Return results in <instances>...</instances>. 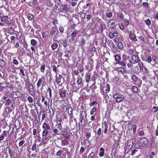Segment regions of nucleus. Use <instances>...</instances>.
I'll use <instances>...</instances> for the list:
<instances>
[{"mask_svg": "<svg viewBox=\"0 0 158 158\" xmlns=\"http://www.w3.org/2000/svg\"><path fill=\"white\" fill-rule=\"evenodd\" d=\"M121 66L125 67L127 64L128 67L130 68L133 66L132 61L130 59L129 56L126 54H123L122 56V60L120 63Z\"/></svg>", "mask_w": 158, "mask_h": 158, "instance_id": "1", "label": "nucleus"}, {"mask_svg": "<svg viewBox=\"0 0 158 158\" xmlns=\"http://www.w3.org/2000/svg\"><path fill=\"white\" fill-rule=\"evenodd\" d=\"M113 97L114 98L116 99L115 101L117 102H122L124 98V95L119 93L114 94Z\"/></svg>", "mask_w": 158, "mask_h": 158, "instance_id": "2", "label": "nucleus"}, {"mask_svg": "<svg viewBox=\"0 0 158 158\" xmlns=\"http://www.w3.org/2000/svg\"><path fill=\"white\" fill-rule=\"evenodd\" d=\"M80 123L82 124L83 121H84V124L86 123V121L87 120V113L85 111H82L80 114Z\"/></svg>", "mask_w": 158, "mask_h": 158, "instance_id": "3", "label": "nucleus"}, {"mask_svg": "<svg viewBox=\"0 0 158 158\" xmlns=\"http://www.w3.org/2000/svg\"><path fill=\"white\" fill-rule=\"evenodd\" d=\"M58 33V31L56 27H53L51 28L50 33V35L52 37L54 36L55 37Z\"/></svg>", "mask_w": 158, "mask_h": 158, "instance_id": "4", "label": "nucleus"}, {"mask_svg": "<svg viewBox=\"0 0 158 158\" xmlns=\"http://www.w3.org/2000/svg\"><path fill=\"white\" fill-rule=\"evenodd\" d=\"M116 25V21L113 19H110L108 23V26L111 29H113Z\"/></svg>", "mask_w": 158, "mask_h": 158, "instance_id": "5", "label": "nucleus"}, {"mask_svg": "<svg viewBox=\"0 0 158 158\" xmlns=\"http://www.w3.org/2000/svg\"><path fill=\"white\" fill-rule=\"evenodd\" d=\"M131 60H132L133 62L132 64H135V63L139 62L140 61V60L139 57L138 55H133L131 56Z\"/></svg>", "mask_w": 158, "mask_h": 158, "instance_id": "6", "label": "nucleus"}, {"mask_svg": "<svg viewBox=\"0 0 158 158\" xmlns=\"http://www.w3.org/2000/svg\"><path fill=\"white\" fill-rule=\"evenodd\" d=\"M132 79L135 82L138 81L139 83V87H140L142 84V81L141 80L138 78V77L135 75H133L132 77Z\"/></svg>", "mask_w": 158, "mask_h": 158, "instance_id": "7", "label": "nucleus"}, {"mask_svg": "<svg viewBox=\"0 0 158 158\" xmlns=\"http://www.w3.org/2000/svg\"><path fill=\"white\" fill-rule=\"evenodd\" d=\"M115 60L116 61V64H118L121 65V61H120L121 58L119 55H116L114 56Z\"/></svg>", "mask_w": 158, "mask_h": 158, "instance_id": "8", "label": "nucleus"}, {"mask_svg": "<svg viewBox=\"0 0 158 158\" xmlns=\"http://www.w3.org/2000/svg\"><path fill=\"white\" fill-rule=\"evenodd\" d=\"M147 61L148 62L150 63L152 65H154L156 63L154 59L152 60V58L151 56H148L147 60Z\"/></svg>", "mask_w": 158, "mask_h": 158, "instance_id": "9", "label": "nucleus"}, {"mask_svg": "<svg viewBox=\"0 0 158 158\" xmlns=\"http://www.w3.org/2000/svg\"><path fill=\"white\" fill-rule=\"evenodd\" d=\"M91 76V74L89 73H86L85 75V80L86 82L90 81L89 80Z\"/></svg>", "mask_w": 158, "mask_h": 158, "instance_id": "10", "label": "nucleus"}, {"mask_svg": "<svg viewBox=\"0 0 158 158\" xmlns=\"http://www.w3.org/2000/svg\"><path fill=\"white\" fill-rule=\"evenodd\" d=\"M42 127L44 130H49L50 129V126L48 124H47L46 123H45L43 124Z\"/></svg>", "mask_w": 158, "mask_h": 158, "instance_id": "11", "label": "nucleus"}, {"mask_svg": "<svg viewBox=\"0 0 158 158\" xmlns=\"http://www.w3.org/2000/svg\"><path fill=\"white\" fill-rule=\"evenodd\" d=\"M57 74H56V81L57 84H59L60 82V80L62 78V76L59 74L58 76L57 75Z\"/></svg>", "mask_w": 158, "mask_h": 158, "instance_id": "12", "label": "nucleus"}, {"mask_svg": "<svg viewBox=\"0 0 158 158\" xmlns=\"http://www.w3.org/2000/svg\"><path fill=\"white\" fill-rule=\"evenodd\" d=\"M77 80V83L78 85L82 83V79L80 75L78 76Z\"/></svg>", "mask_w": 158, "mask_h": 158, "instance_id": "13", "label": "nucleus"}, {"mask_svg": "<svg viewBox=\"0 0 158 158\" xmlns=\"http://www.w3.org/2000/svg\"><path fill=\"white\" fill-rule=\"evenodd\" d=\"M104 148H101L100 149V152L99 155L100 157H102L104 156Z\"/></svg>", "mask_w": 158, "mask_h": 158, "instance_id": "14", "label": "nucleus"}, {"mask_svg": "<svg viewBox=\"0 0 158 158\" xmlns=\"http://www.w3.org/2000/svg\"><path fill=\"white\" fill-rule=\"evenodd\" d=\"M106 29V25L103 23L100 24V29L102 32H103V30Z\"/></svg>", "mask_w": 158, "mask_h": 158, "instance_id": "15", "label": "nucleus"}, {"mask_svg": "<svg viewBox=\"0 0 158 158\" xmlns=\"http://www.w3.org/2000/svg\"><path fill=\"white\" fill-rule=\"evenodd\" d=\"M78 33V31L75 30L73 32L71 35L72 39H74V37L76 36L77 34Z\"/></svg>", "mask_w": 158, "mask_h": 158, "instance_id": "16", "label": "nucleus"}, {"mask_svg": "<svg viewBox=\"0 0 158 158\" xmlns=\"http://www.w3.org/2000/svg\"><path fill=\"white\" fill-rule=\"evenodd\" d=\"M8 152L10 157H12L15 154L14 152L10 148H8Z\"/></svg>", "mask_w": 158, "mask_h": 158, "instance_id": "17", "label": "nucleus"}, {"mask_svg": "<svg viewBox=\"0 0 158 158\" xmlns=\"http://www.w3.org/2000/svg\"><path fill=\"white\" fill-rule=\"evenodd\" d=\"M112 46L111 50L113 52L116 53L118 52V49L115 46L114 44Z\"/></svg>", "mask_w": 158, "mask_h": 158, "instance_id": "18", "label": "nucleus"}, {"mask_svg": "<svg viewBox=\"0 0 158 158\" xmlns=\"http://www.w3.org/2000/svg\"><path fill=\"white\" fill-rule=\"evenodd\" d=\"M131 89L133 92L134 93H137L138 91V88L136 86H133L131 88Z\"/></svg>", "mask_w": 158, "mask_h": 158, "instance_id": "19", "label": "nucleus"}, {"mask_svg": "<svg viewBox=\"0 0 158 158\" xmlns=\"http://www.w3.org/2000/svg\"><path fill=\"white\" fill-rule=\"evenodd\" d=\"M117 46L118 48L120 49H122L123 48V44L121 42H118Z\"/></svg>", "mask_w": 158, "mask_h": 158, "instance_id": "20", "label": "nucleus"}, {"mask_svg": "<svg viewBox=\"0 0 158 158\" xmlns=\"http://www.w3.org/2000/svg\"><path fill=\"white\" fill-rule=\"evenodd\" d=\"M130 38L131 40L135 41H136L137 40L136 36L134 34L130 36Z\"/></svg>", "mask_w": 158, "mask_h": 158, "instance_id": "21", "label": "nucleus"}, {"mask_svg": "<svg viewBox=\"0 0 158 158\" xmlns=\"http://www.w3.org/2000/svg\"><path fill=\"white\" fill-rule=\"evenodd\" d=\"M117 18L118 19H120L121 20L123 19V15L122 13H119L117 14Z\"/></svg>", "mask_w": 158, "mask_h": 158, "instance_id": "22", "label": "nucleus"}, {"mask_svg": "<svg viewBox=\"0 0 158 158\" xmlns=\"http://www.w3.org/2000/svg\"><path fill=\"white\" fill-rule=\"evenodd\" d=\"M138 65L139 67L140 70L143 71L144 67L143 63L142 62H139Z\"/></svg>", "mask_w": 158, "mask_h": 158, "instance_id": "23", "label": "nucleus"}, {"mask_svg": "<svg viewBox=\"0 0 158 158\" xmlns=\"http://www.w3.org/2000/svg\"><path fill=\"white\" fill-rule=\"evenodd\" d=\"M42 81V78H41L39 79L37 84L38 88H39L41 86Z\"/></svg>", "mask_w": 158, "mask_h": 158, "instance_id": "24", "label": "nucleus"}, {"mask_svg": "<svg viewBox=\"0 0 158 158\" xmlns=\"http://www.w3.org/2000/svg\"><path fill=\"white\" fill-rule=\"evenodd\" d=\"M29 91L30 92H32L34 89V87L33 85L29 83Z\"/></svg>", "mask_w": 158, "mask_h": 158, "instance_id": "25", "label": "nucleus"}, {"mask_svg": "<svg viewBox=\"0 0 158 158\" xmlns=\"http://www.w3.org/2000/svg\"><path fill=\"white\" fill-rule=\"evenodd\" d=\"M13 101V100L11 101L10 99H7L5 102V105L6 106H9L10 103L12 102Z\"/></svg>", "mask_w": 158, "mask_h": 158, "instance_id": "26", "label": "nucleus"}, {"mask_svg": "<svg viewBox=\"0 0 158 158\" xmlns=\"http://www.w3.org/2000/svg\"><path fill=\"white\" fill-rule=\"evenodd\" d=\"M60 96L61 98H64L65 96V93L64 91H60L59 92Z\"/></svg>", "mask_w": 158, "mask_h": 158, "instance_id": "27", "label": "nucleus"}, {"mask_svg": "<svg viewBox=\"0 0 158 158\" xmlns=\"http://www.w3.org/2000/svg\"><path fill=\"white\" fill-rule=\"evenodd\" d=\"M36 143H34L32 147L31 150L32 151H34V150H35V152H36L37 151L36 150Z\"/></svg>", "mask_w": 158, "mask_h": 158, "instance_id": "28", "label": "nucleus"}, {"mask_svg": "<svg viewBox=\"0 0 158 158\" xmlns=\"http://www.w3.org/2000/svg\"><path fill=\"white\" fill-rule=\"evenodd\" d=\"M31 43L32 45L35 46L37 44V41L34 39H32L31 40Z\"/></svg>", "mask_w": 158, "mask_h": 158, "instance_id": "29", "label": "nucleus"}, {"mask_svg": "<svg viewBox=\"0 0 158 158\" xmlns=\"http://www.w3.org/2000/svg\"><path fill=\"white\" fill-rule=\"evenodd\" d=\"M9 85V83H7L5 81L1 83H0V86H3L4 87H6Z\"/></svg>", "mask_w": 158, "mask_h": 158, "instance_id": "30", "label": "nucleus"}, {"mask_svg": "<svg viewBox=\"0 0 158 158\" xmlns=\"http://www.w3.org/2000/svg\"><path fill=\"white\" fill-rule=\"evenodd\" d=\"M58 45L56 43L53 44L51 46L52 49L54 50L58 47Z\"/></svg>", "mask_w": 158, "mask_h": 158, "instance_id": "31", "label": "nucleus"}, {"mask_svg": "<svg viewBox=\"0 0 158 158\" xmlns=\"http://www.w3.org/2000/svg\"><path fill=\"white\" fill-rule=\"evenodd\" d=\"M85 42H86L85 40L83 39H82L80 40V45L81 46H83L85 44Z\"/></svg>", "mask_w": 158, "mask_h": 158, "instance_id": "32", "label": "nucleus"}, {"mask_svg": "<svg viewBox=\"0 0 158 158\" xmlns=\"http://www.w3.org/2000/svg\"><path fill=\"white\" fill-rule=\"evenodd\" d=\"M48 133V131L46 130H44L43 131L42 135L43 136H45L47 135Z\"/></svg>", "mask_w": 158, "mask_h": 158, "instance_id": "33", "label": "nucleus"}, {"mask_svg": "<svg viewBox=\"0 0 158 158\" xmlns=\"http://www.w3.org/2000/svg\"><path fill=\"white\" fill-rule=\"evenodd\" d=\"M5 64V61L2 60L0 59V66L1 67H4Z\"/></svg>", "mask_w": 158, "mask_h": 158, "instance_id": "34", "label": "nucleus"}, {"mask_svg": "<svg viewBox=\"0 0 158 158\" xmlns=\"http://www.w3.org/2000/svg\"><path fill=\"white\" fill-rule=\"evenodd\" d=\"M45 65H42L40 68V71L43 73H44V71L45 69Z\"/></svg>", "mask_w": 158, "mask_h": 158, "instance_id": "35", "label": "nucleus"}, {"mask_svg": "<svg viewBox=\"0 0 158 158\" xmlns=\"http://www.w3.org/2000/svg\"><path fill=\"white\" fill-rule=\"evenodd\" d=\"M97 110L96 108H94L91 110L90 111V114L91 115L94 114V113Z\"/></svg>", "mask_w": 158, "mask_h": 158, "instance_id": "36", "label": "nucleus"}, {"mask_svg": "<svg viewBox=\"0 0 158 158\" xmlns=\"http://www.w3.org/2000/svg\"><path fill=\"white\" fill-rule=\"evenodd\" d=\"M5 111L6 112L9 113L12 112V110L11 109L9 108V107H7L6 108Z\"/></svg>", "mask_w": 158, "mask_h": 158, "instance_id": "37", "label": "nucleus"}, {"mask_svg": "<svg viewBox=\"0 0 158 158\" xmlns=\"http://www.w3.org/2000/svg\"><path fill=\"white\" fill-rule=\"evenodd\" d=\"M101 133V128H99L97 131V135L99 137H100Z\"/></svg>", "mask_w": 158, "mask_h": 158, "instance_id": "38", "label": "nucleus"}, {"mask_svg": "<svg viewBox=\"0 0 158 158\" xmlns=\"http://www.w3.org/2000/svg\"><path fill=\"white\" fill-rule=\"evenodd\" d=\"M110 85L109 84H108L107 85V89L105 90L106 93H108L110 90Z\"/></svg>", "mask_w": 158, "mask_h": 158, "instance_id": "39", "label": "nucleus"}, {"mask_svg": "<svg viewBox=\"0 0 158 158\" xmlns=\"http://www.w3.org/2000/svg\"><path fill=\"white\" fill-rule=\"evenodd\" d=\"M47 90L49 92V97L50 98H51L52 97V90L50 88H48Z\"/></svg>", "mask_w": 158, "mask_h": 158, "instance_id": "40", "label": "nucleus"}, {"mask_svg": "<svg viewBox=\"0 0 158 158\" xmlns=\"http://www.w3.org/2000/svg\"><path fill=\"white\" fill-rule=\"evenodd\" d=\"M95 153L94 152H91L89 155L88 158H93V157L94 156Z\"/></svg>", "mask_w": 158, "mask_h": 158, "instance_id": "41", "label": "nucleus"}, {"mask_svg": "<svg viewBox=\"0 0 158 158\" xmlns=\"http://www.w3.org/2000/svg\"><path fill=\"white\" fill-rule=\"evenodd\" d=\"M27 100L30 103H32L33 102V99L31 96H28L27 97Z\"/></svg>", "mask_w": 158, "mask_h": 158, "instance_id": "42", "label": "nucleus"}, {"mask_svg": "<svg viewBox=\"0 0 158 158\" xmlns=\"http://www.w3.org/2000/svg\"><path fill=\"white\" fill-rule=\"evenodd\" d=\"M104 126L105 129H107L108 127V125L106 123V122H104L103 123V125H102V127H103V126Z\"/></svg>", "mask_w": 158, "mask_h": 158, "instance_id": "43", "label": "nucleus"}, {"mask_svg": "<svg viewBox=\"0 0 158 158\" xmlns=\"http://www.w3.org/2000/svg\"><path fill=\"white\" fill-rule=\"evenodd\" d=\"M25 140H21L19 143V146H22L23 144L25 143Z\"/></svg>", "mask_w": 158, "mask_h": 158, "instance_id": "44", "label": "nucleus"}, {"mask_svg": "<svg viewBox=\"0 0 158 158\" xmlns=\"http://www.w3.org/2000/svg\"><path fill=\"white\" fill-rule=\"evenodd\" d=\"M123 68H122V67H120L117 68H116V70L118 72H123L122 70H123Z\"/></svg>", "mask_w": 158, "mask_h": 158, "instance_id": "45", "label": "nucleus"}, {"mask_svg": "<svg viewBox=\"0 0 158 158\" xmlns=\"http://www.w3.org/2000/svg\"><path fill=\"white\" fill-rule=\"evenodd\" d=\"M158 110V108L157 107L154 106L152 109V111L154 113H156Z\"/></svg>", "mask_w": 158, "mask_h": 158, "instance_id": "46", "label": "nucleus"}, {"mask_svg": "<svg viewBox=\"0 0 158 158\" xmlns=\"http://www.w3.org/2000/svg\"><path fill=\"white\" fill-rule=\"evenodd\" d=\"M145 22L147 25H149L151 23L150 20L149 19L145 20Z\"/></svg>", "mask_w": 158, "mask_h": 158, "instance_id": "47", "label": "nucleus"}, {"mask_svg": "<svg viewBox=\"0 0 158 158\" xmlns=\"http://www.w3.org/2000/svg\"><path fill=\"white\" fill-rule=\"evenodd\" d=\"M2 18H1V20L2 21H4L7 19L8 16L6 15L5 16H3V17H2Z\"/></svg>", "mask_w": 158, "mask_h": 158, "instance_id": "48", "label": "nucleus"}, {"mask_svg": "<svg viewBox=\"0 0 158 158\" xmlns=\"http://www.w3.org/2000/svg\"><path fill=\"white\" fill-rule=\"evenodd\" d=\"M63 45L64 48H66L67 46V44L66 41L64 40L63 41Z\"/></svg>", "mask_w": 158, "mask_h": 158, "instance_id": "49", "label": "nucleus"}, {"mask_svg": "<svg viewBox=\"0 0 158 158\" xmlns=\"http://www.w3.org/2000/svg\"><path fill=\"white\" fill-rule=\"evenodd\" d=\"M128 128L129 130H131L133 128V125L131 124H129L128 125Z\"/></svg>", "mask_w": 158, "mask_h": 158, "instance_id": "50", "label": "nucleus"}, {"mask_svg": "<svg viewBox=\"0 0 158 158\" xmlns=\"http://www.w3.org/2000/svg\"><path fill=\"white\" fill-rule=\"evenodd\" d=\"M143 72H144V73L146 74H148V70L147 68L145 67H144L143 68Z\"/></svg>", "mask_w": 158, "mask_h": 158, "instance_id": "51", "label": "nucleus"}, {"mask_svg": "<svg viewBox=\"0 0 158 158\" xmlns=\"http://www.w3.org/2000/svg\"><path fill=\"white\" fill-rule=\"evenodd\" d=\"M97 103L96 102L94 101L91 103H90L89 104V106H93L94 105H96L97 104Z\"/></svg>", "mask_w": 158, "mask_h": 158, "instance_id": "52", "label": "nucleus"}, {"mask_svg": "<svg viewBox=\"0 0 158 158\" xmlns=\"http://www.w3.org/2000/svg\"><path fill=\"white\" fill-rule=\"evenodd\" d=\"M15 106V103H14V102L13 100L12 102L11 103V107L13 108V109H14Z\"/></svg>", "mask_w": 158, "mask_h": 158, "instance_id": "53", "label": "nucleus"}, {"mask_svg": "<svg viewBox=\"0 0 158 158\" xmlns=\"http://www.w3.org/2000/svg\"><path fill=\"white\" fill-rule=\"evenodd\" d=\"M62 153V151L61 150H59L56 153L57 156H60L61 155Z\"/></svg>", "mask_w": 158, "mask_h": 158, "instance_id": "54", "label": "nucleus"}, {"mask_svg": "<svg viewBox=\"0 0 158 158\" xmlns=\"http://www.w3.org/2000/svg\"><path fill=\"white\" fill-rule=\"evenodd\" d=\"M155 155V152H152L151 154L149 155V158H153V156Z\"/></svg>", "mask_w": 158, "mask_h": 158, "instance_id": "55", "label": "nucleus"}, {"mask_svg": "<svg viewBox=\"0 0 158 158\" xmlns=\"http://www.w3.org/2000/svg\"><path fill=\"white\" fill-rule=\"evenodd\" d=\"M61 120H60L59 121L60 122V123H58L57 124V128L60 129H61Z\"/></svg>", "mask_w": 158, "mask_h": 158, "instance_id": "56", "label": "nucleus"}, {"mask_svg": "<svg viewBox=\"0 0 158 158\" xmlns=\"http://www.w3.org/2000/svg\"><path fill=\"white\" fill-rule=\"evenodd\" d=\"M52 70L53 71L56 73V67L55 66V64L53 65L52 66Z\"/></svg>", "mask_w": 158, "mask_h": 158, "instance_id": "57", "label": "nucleus"}, {"mask_svg": "<svg viewBox=\"0 0 158 158\" xmlns=\"http://www.w3.org/2000/svg\"><path fill=\"white\" fill-rule=\"evenodd\" d=\"M84 148L83 147H81L80 150V153L81 154H82L84 152Z\"/></svg>", "mask_w": 158, "mask_h": 158, "instance_id": "58", "label": "nucleus"}, {"mask_svg": "<svg viewBox=\"0 0 158 158\" xmlns=\"http://www.w3.org/2000/svg\"><path fill=\"white\" fill-rule=\"evenodd\" d=\"M28 18L30 20H32L33 19V16L32 15H31L28 16Z\"/></svg>", "mask_w": 158, "mask_h": 158, "instance_id": "59", "label": "nucleus"}, {"mask_svg": "<svg viewBox=\"0 0 158 158\" xmlns=\"http://www.w3.org/2000/svg\"><path fill=\"white\" fill-rule=\"evenodd\" d=\"M64 56L66 57L67 59H65L66 60H69V59L70 56H69V54H67L64 55Z\"/></svg>", "mask_w": 158, "mask_h": 158, "instance_id": "60", "label": "nucleus"}, {"mask_svg": "<svg viewBox=\"0 0 158 158\" xmlns=\"http://www.w3.org/2000/svg\"><path fill=\"white\" fill-rule=\"evenodd\" d=\"M138 151V150L136 149H134L132 152L131 155L132 156H133L134 154H135V153Z\"/></svg>", "mask_w": 158, "mask_h": 158, "instance_id": "61", "label": "nucleus"}, {"mask_svg": "<svg viewBox=\"0 0 158 158\" xmlns=\"http://www.w3.org/2000/svg\"><path fill=\"white\" fill-rule=\"evenodd\" d=\"M109 35L110 38H113L114 36L113 35V33L112 32H110L109 33Z\"/></svg>", "mask_w": 158, "mask_h": 158, "instance_id": "62", "label": "nucleus"}, {"mask_svg": "<svg viewBox=\"0 0 158 158\" xmlns=\"http://www.w3.org/2000/svg\"><path fill=\"white\" fill-rule=\"evenodd\" d=\"M59 30H60V31L61 32H62V33L64 31V29L63 27H59Z\"/></svg>", "mask_w": 158, "mask_h": 158, "instance_id": "63", "label": "nucleus"}, {"mask_svg": "<svg viewBox=\"0 0 158 158\" xmlns=\"http://www.w3.org/2000/svg\"><path fill=\"white\" fill-rule=\"evenodd\" d=\"M143 6L145 7H148V4L147 2H143Z\"/></svg>", "mask_w": 158, "mask_h": 158, "instance_id": "64", "label": "nucleus"}]
</instances>
